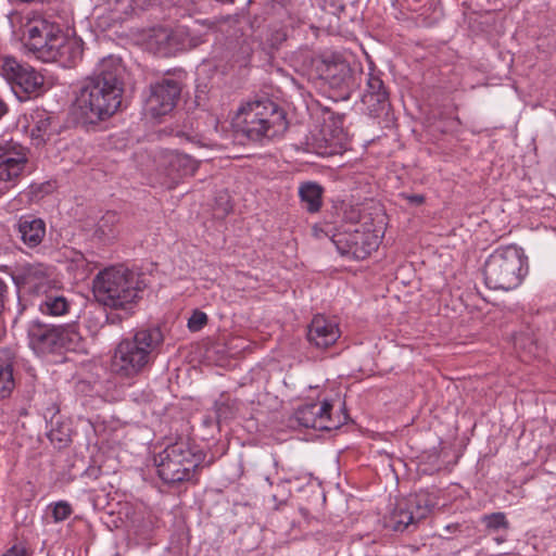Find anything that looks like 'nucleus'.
Returning a JSON list of instances; mask_svg holds the SVG:
<instances>
[{"label":"nucleus","mask_w":556,"mask_h":556,"mask_svg":"<svg viewBox=\"0 0 556 556\" xmlns=\"http://www.w3.org/2000/svg\"><path fill=\"white\" fill-rule=\"evenodd\" d=\"M123 73L121 58L109 55L84 80L74 104L75 114L84 124H97L116 113L124 92Z\"/></svg>","instance_id":"nucleus-1"},{"label":"nucleus","mask_w":556,"mask_h":556,"mask_svg":"<svg viewBox=\"0 0 556 556\" xmlns=\"http://www.w3.org/2000/svg\"><path fill=\"white\" fill-rule=\"evenodd\" d=\"M22 42L42 62H54L72 67L83 56L84 42L65 33L62 27L46 18L28 21L22 30Z\"/></svg>","instance_id":"nucleus-2"},{"label":"nucleus","mask_w":556,"mask_h":556,"mask_svg":"<svg viewBox=\"0 0 556 556\" xmlns=\"http://www.w3.org/2000/svg\"><path fill=\"white\" fill-rule=\"evenodd\" d=\"M149 286L147 275L124 265L110 266L93 278L92 291L99 304L131 316Z\"/></svg>","instance_id":"nucleus-3"},{"label":"nucleus","mask_w":556,"mask_h":556,"mask_svg":"<svg viewBox=\"0 0 556 556\" xmlns=\"http://www.w3.org/2000/svg\"><path fill=\"white\" fill-rule=\"evenodd\" d=\"M164 336L159 327L137 329L114 350L112 370L122 378H134L150 369L160 353Z\"/></svg>","instance_id":"nucleus-4"},{"label":"nucleus","mask_w":556,"mask_h":556,"mask_svg":"<svg viewBox=\"0 0 556 556\" xmlns=\"http://www.w3.org/2000/svg\"><path fill=\"white\" fill-rule=\"evenodd\" d=\"M238 131L253 142H263L283 134L288 128L286 112L266 97L243 103L237 112Z\"/></svg>","instance_id":"nucleus-5"},{"label":"nucleus","mask_w":556,"mask_h":556,"mask_svg":"<svg viewBox=\"0 0 556 556\" xmlns=\"http://www.w3.org/2000/svg\"><path fill=\"white\" fill-rule=\"evenodd\" d=\"M528 256L516 244L498 247L485 260L483 266L484 282L493 290H514L528 275Z\"/></svg>","instance_id":"nucleus-6"},{"label":"nucleus","mask_w":556,"mask_h":556,"mask_svg":"<svg viewBox=\"0 0 556 556\" xmlns=\"http://www.w3.org/2000/svg\"><path fill=\"white\" fill-rule=\"evenodd\" d=\"M201 462V454L193 452L186 442L170 444L154 456L157 475L166 484L191 481Z\"/></svg>","instance_id":"nucleus-7"},{"label":"nucleus","mask_w":556,"mask_h":556,"mask_svg":"<svg viewBox=\"0 0 556 556\" xmlns=\"http://www.w3.org/2000/svg\"><path fill=\"white\" fill-rule=\"evenodd\" d=\"M29 346L36 354L60 353L63 350L75 351L81 341L75 324L47 325L33 320L27 328Z\"/></svg>","instance_id":"nucleus-8"},{"label":"nucleus","mask_w":556,"mask_h":556,"mask_svg":"<svg viewBox=\"0 0 556 556\" xmlns=\"http://www.w3.org/2000/svg\"><path fill=\"white\" fill-rule=\"evenodd\" d=\"M438 504L437 496L428 491H419L400 500L388 520V527L396 532L415 529L427 518Z\"/></svg>","instance_id":"nucleus-9"},{"label":"nucleus","mask_w":556,"mask_h":556,"mask_svg":"<svg viewBox=\"0 0 556 556\" xmlns=\"http://www.w3.org/2000/svg\"><path fill=\"white\" fill-rule=\"evenodd\" d=\"M0 75L20 101L38 94L43 86V77L40 73L12 55L0 54Z\"/></svg>","instance_id":"nucleus-10"},{"label":"nucleus","mask_w":556,"mask_h":556,"mask_svg":"<svg viewBox=\"0 0 556 556\" xmlns=\"http://www.w3.org/2000/svg\"><path fill=\"white\" fill-rule=\"evenodd\" d=\"M186 73L181 70L151 83L146 98V110L153 117H160L174 110L180 97Z\"/></svg>","instance_id":"nucleus-11"},{"label":"nucleus","mask_w":556,"mask_h":556,"mask_svg":"<svg viewBox=\"0 0 556 556\" xmlns=\"http://www.w3.org/2000/svg\"><path fill=\"white\" fill-rule=\"evenodd\" d=\"M0 270L11 276L20 291L38 299L55 288L54 268L42 263L27 264L13 275L9 273L8 266H1Z\"/></svg>","instance_id":"nucleus-12"},{"label":"nucleus","mask_w":556,"mask_h":556,"mask_svg":"<svg viewBox=\"0 0 556 556\" xmlns=\"http://www.w3.org/2000/svg\"><path fill=\"white\" fill-rule=\"evenodd\" d=\"M312 65L317 77L330 88L349 94L354 87V79L350 64L340 56H316Z\"/></svg>","instance_id":"nucleus-13"},{"label":"nucleus","mask_w":556,"mask_h":556,"mask_svg":"<svg viewBox=\"0 0 556 556\" xmlns=\"http://www.w3.org/2000/svg\"><path fill=\"white\" fill-rule=\"evenodd\" d=\"M383 73L375 67H369L366 78V87L362 94V104L366 113L372 117L387 114L390 110V92L382 80Z\"/></svg>","instance_id":"nucleus-14"},{"label":"nucleus","mask_w":556,"mask_h":556,"mask_svg":"<svg viewBox=\"0 0 556 556\" xmlns=\"http://www.w3.org/2000/svg\"><path fill=\"white\" fill-rule=\"evenodd\" d=\"M331 409V402L326 400L321 403H308L294 412L291 421L299 427L330 431L341 425L340 420L332 418Z\"/></svg>","instance_id":"nucleus-15"},{"label":"nucleus","mask_w":556,"mask_h":556,"mask_svg":"<svg viewBox=\"0 0 556 556\" xmlns=\"http://www.w3.org/2000/svg\"><path fill=\"white\" fill-rule=\"evenodd\" d=\"M333 242L342 255H350L355 260H365L379 245L376 235L358 229L339 233L334 237Z\"/></svg>","instance_id":"nucleus-16"},{"label":"nucleus","mask_w":556,"mask_h":556,"mask_svg":"<svg viewBox=\"0 0 556 556\" xmlns=\"http://www.w3.org/2000/svg\"><path fill=\"white\" fill-rule=\"evenodd\" d=\"M198 166L197 160L178 151L162 153L159 162V169L167 178L165 184L169 188L177 185L181 178L193 175Z\"/></svg>","instance_id":"nucleus-17"},{"label":"nucleus","mask_w":556,"mask_h":556,"mask_svg":"<svg viewBox=\"0 0 556 556\" xmlns=\"http://www.w3.org/2000/svg\"><path fill=\"white\" fill-rule=\"evenodd\" d=\"M27 154L28 150L16 142L0 144V180L15 185L28 163Z\"/></svg>","instance_id":"nucleus-18"},{"label":"nucleus","mask_w":556,"mask_h":556,"mask_svg":"<svg viewBox=\"0 0 556 556\" xmlns=\"http://www.w3.org/2000/svg\"><path fill=\"white\" fill-rule=\"evenodd\" d=\"M17 238L28 249L38 248L46 238V222L34 214L21 215L15 225Z\"/></svg>","instance_id":"nucleus-19"},{"label":"nucleus","mask_w":556,"mask_h":556,"mask_svg":"<svg viewBox=\"0 0 556 556\" xmlns=\"http://www.w3.org/2000/svg\"><path fill=\"white\" fill-rule=\"evenodd\" d=\"M340 338L338 325L325 316L316 315L307 329L308 342L317 349H327Z\"/></svg>","instance_id":"nucleus-20"},{"label":"nucleus","mask_w":556,"mask_h":556,"mask_svg":"<svg viewBox=\"0 0 556 556\" xmlns=\"http://www.w3.org/2000/svg\"><path fill=\"white\" fill-rule=\"evenodd\" d=\"M31 136L39 141H46L59 132L60 122L58 116L43 109L35 110L31 115Z\"/></svg>","instance_id":"nucleus-21"},{"label":"nucleus","mask_w":556,"mask_h":556,"mask_svg":"<svg viewBox=\"0 0 556 556\" xmlns=\"http://www.w3.org/2000/svg\"><path fill=\"white\" fill-rule=\"evenodd\" d=\"M37 306L42 315L59 317L68 314L72 303L53 288L38 299Z\"/></svg>","instance_id":"nucleus-22"},{"label":"nucleus","mask_w":556,"mask_h":556,"mask_svg":"<svg viewBox=\"0 0 556 556\" xmlns=\"http://www.w3.org/2000/svg\"><path fill=\"white\" fill-rule=\"evenodd\" d=\"M325 189L316 181H303L300 184L298 194L302 207L311 214L318 213L323 207V197Z\"/></svg>","instance_id":"nucleus-23"},{"label":"nucleus","mask_w":556,"mask_h":556,"mask_svg":"<svg viewBox=\"0 0 556 556\" xmlns=\"http://www.w3.org/2000/svg\"><path fill=\"white\" fill-rule=\"evenodd\" d=\"M253 46L251 38L243 34L227 38L225 43V55H230V59L239 63H244L250 55H252Z\"/></svg>","instance_id":"nucleus-24"},{"label":"nucleus","mask_w":556,"mask_h":556,"mask_svg":"<svg viewBox=\"0 0 556 556\" xmlns=\"http://www.w3.org/2000/svg\"><path fill=\"white\" fill-rule=\"evenodd\" d=\"M480 523L483 526V531L488 535L507 532L510 528V523L505 513L502 511L482 515L480 517Z\"/></svg>","instance_id":"nucleus-25"},{"label":"nucleus","mask_w":556,"mask_h":556,"mask_svg":"<svg viewBox=\"0 0 556 556\" xmlns=\"http://www.w3.org/2000/svg\"><path fill=\"white\" fill-rule=\"evenodd\" d=\"M14 389L13 363L9 358H0V400L8 399Z\"/></svg>","instance_id":"nucleus-26"},{"label":"nucleus","mask_w":556,"mask_h":556,"mask_svg":"<svg viewBox=\"0 0 556 556\" xmlns=\"http://www.w3.org/2000/svg\"><path fill=\"white\" fill-rule=\"evenodd\" d=\"M117 217L115 213H106L97 224L93 236L102 242H109L113 240L116 235L115 224Z\"/></svg>","instance_id":"nucleus-27"},{"label":"nucleus","mask_w":556,"mask_h":556,"mask_svg":"<svg viewBox=\"0 0 556 556\" xmlns=\"http://www.w3.org/2000/svg\"><path fill=\"white\" fill-rule=\"evenodd\" d=\"M52 191L53 185L51 181L34 182L23 190L20 195L27 203H37Z\"/></svg>","instance_id":"nucleus-28"},{"label":"nucleus","mask_w":556,"mask_h":556,"mask_svg":"<svg viewBox=\"0 0 556 556\" xmlns=\"http://www.w3.org/2000/svg\"><path fill=\"white\" fill-rule=\"evenodd\" d=\"M214 408H215L216 422L218 425H222L223 422H227L228 420L232 419L237 412L233 403L230 402L229 399H227L225 401H223V400L216 401Z\"/></svg>","instance_id":"nucleus-29"},{"label":"nucleus","mask_w":556,"mask_h":556,"mask_svg":"<svg viewBox=\"0 0 556 556\" xmlns=\"http://www.w3.org/2000/svg\"><path fill=\"white\" fill-rule=\"evenodd\" d=\"M52 518L54 522L66 520L73 513L71 504L66 501H59L52 506Z\"/></svg>","instance_id":"nucleus-30"},{"label":"nucleus","mask_w":556,"mask_h":556,"mask_svg":"<svg viewBox=\"0 0 556 556\" xmlns=\"http://www.w3.org/2000/svg\"><path fill=\"white\" fill-rule=\"evenodd\" d=\"M207 323V316L201 311H194L191 317L188 319V328L191 331L201 330Z\"/></svg>","instance_id":"nucleus-31"},{"label":"nucleus","mask_w":556,"mask_h":556,"mask_svg":"<svg viewBox=\"0 0 556 556\" xmlns=\"http://www.w3.org/2000/svg\"><path fill=\"white\" fill-rule=\"evenodd\" d=\"M185 31L180 28L166 35V40L170 49L182 50L186 48V43L181 40Z\"/></svg>","instance_id":"nucleus-32"},{"label":"nucleus","mask_w":556,"mask_h":556,"mask_svg":"<svg viewBox=\"0 0 556 556\" xmlns=\"http://www.w3.org/2000/svg\"><path fill=\"white\" fill-rule=\"evenodd\" d=\"M1 556H29L27 549L22 545H13L11 546L4 554Z\"/></svg>","instance_id":"nucleus-33"},{"label":"nucleus","mask_w":556,"mask_h":556,"mask_svg":"<svg viewBox=\"0 0 556 556\" xmlns=\"http://www.w3.org/2000/svg\"><path fill=\"white\" fill-rule=\"evenodd\" d=\"M409 204L414 206L421 205L425 202V197L422 194H401Z\"/></svg>","instance_id":"nucleus-34"},{"label":"nucleus","mask_w":556,"mask_h":556,"mask_svg":"<svg viewBox=\"0 0 556 556\" xmlns=\"http://www.w3.org/2000/svg\"><path fill=\"white\" fill-rule=\"evenodd\" d=\"M119 313H110L106 314V323L116 325L122 323L124 319L128 318L129 316H126L124 312L118 311Z\"/></svg>","instance_id":"nucleus-35"},{"label":"nucleus","mask_w":556,"mask_h":556,"mask_svg":"<svg viewBox=\"0 0 556 556\" xmlns=\"http://www.w3.org/2000/svg\"><path fill=\"white\" fill-rule=\"evenodd\" d=\"M7 301H8V285L0 277V309L4 311Z\"/></svg>","instance_id":"nucleus-36"},{"label":"nucleus","mask_w":556,"mask_h":556,"mask_svg":"<svg viewBox=\"0 0 556 556\" xmlns=\"http://www.w3.org/2000/svg\"><path fill=\"white\" fill-rule=\"evenodd\" d=\"M48 437H49L51 442L58 441L60 443L59 447L65 446L67 444V442H68L67 438H61L59 435V432H56L54 430H51Z\"/></svg>","instance_id":"nucleus-37"},{"label":"nucleus","mask_w":556,"mask_h":556,"mask_svg":"<svg viewBox=\"0 0 556 556\" xmlns=\"http://www.w3.org/2000/svg\"><path fill=\"white\" fill-rule=\"evenodd\" d=\"M506 533L507 532H501V533H497L495 536H494V541L497 543V544H502L506 541Z\"/></svg>","instance_id":"nucleus-38"},{"label":"nucleus","mask_w":556,"mask_h":556,"mask_svg":"<svg viewBox=\"0 0 556 556\" xmlns=\"http://www.w3.org/2000/svg\"><path fill=\"white\" fill-rule=\"evenodd\" d=\"M8 112V106L5 102L0 98V119Z\"/></svg>","instance_id":"nucleus-39"},{"label":"nucleus","mask_w":556,"mask_h":556,"mask_svg":"<svg viewBox=\"0 0 556 556\" xmlns=\"http://www.w3.org/2000/svg\"><path fill=\"white\" fill-rule=\"evenodd\" d=\"M336 152H337L336 149L327 148V147L325 148V150L318 151V153L321 155H332Z\"/></svg>","instance_id":"nucleus-40"},{"label":"nucleus","mask_w":556,"mask_h":556,"mask_svg":"<svg viewBox=\"0 0 556 556\" xmlns=\"http://www.w3.org/2000/svg\"><path fill=\"white\" fill-rule=\"evenodd\" d=\"M216 1L225 4V3H232L233 0H216Z\"/></svg>","instance_id":"nucleus-41"}]
</instances>
